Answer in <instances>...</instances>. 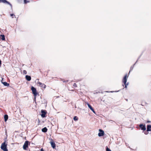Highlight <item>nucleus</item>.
<instances>
[{"mask_svg":"<svg viewBox=\"0 0 151 151\" xmlns=\"http://www.w3.org/2000/svg\"><path fill=\"white\" fill-rule=\"evenodd\" d=\"M128 77V75L127 74H126L123 77L122 82L124 83V85H125L124 88H127V86L129 84V83L128 82L127 83V78Z\"/></svg>","mask_w":151,"mask_h":151,"instance_id":"f257e3e1","label":"nucleus"},{"mask_svg":"<svg viewBox=\"0 0 151 151\" xmlns=\"http://www.w3.org/2000/svg\"><path fill=\"white\" fill-rule=\"evenodd\" d=\"M7 144L6 143V141L2 143L1 146V149L4 151H8L7 148Z\"/></svg>","mask_w":151,"mask_h":151,"instance_id":"f03ea898","label":"nucleus"},{"mask_svg":"<svg viewBox=\"0 0 151 151\" xmlns=\"http://www.w3.org/2000/svg\"><path fill=\"white\" fill-rule=\"evenodd\" d=\"M30 142L28 141H26L25 142L23 146V148L24 150H27V148L28 147V146L29 145Z\"/></svg>","mask_w":151,"mask_h":151,"instance_id":"7ed1b4c3","label":"nucleus"},{"mask_svg":"<svg viewBox=\"0 0 151 151\" xmlns=\"http://www.w3.org/2000/svg\"><path fill=\"white\" fill-rule=\"evenodd\" d=\"M31 90L32 91V93L34 96H36L38 94L36 88L32 86L31 87Z\"/></svg>","mask_w":151,"mask_h":151,"instance_id":"20e7f679","label":"nucleus"},{"mask_svg":"<svg viewBox=\"0 0 151 151\" xmlns=\"http://www.w3.org/2000/svg\"><path fill=\"white\" fill-rule=\"evenodd\" d=\"M41 116L42 118L46 117V114L47 113V111L45 110H41Z\"/></svg>","mask_w":151,"mask_h":151,"instance_id":"39448f33","label":"nucleus"},{"mask_svg":"<svg viewBox=\"0 0 151 151\" xmlns=\"http://www.w3.org/2000/svg\"><path fill=\"white\" fill-rule=\"evenodd\" d=\"M0 3H3L4 4H6L9 5L12 8V4L9 1L6 0H0Z\"/></svg>","mask_w":151,"mask_h":151,"instance_id":"423d86ee","label":"nucleus"},{"mask_svg":"<svg viewBox=\"0 0 151 151\" xmlns=\"http://www.w3.org/2000/svg\"><path fill=\"white\" fill-rule=\"evenodd\" d=\"M99 132L98 133V135L99 137H102L104 135V132L101 129H99Z\"/></svg>","mask_w":151,"mask_h":151,"instance_id":"0eeeda50","label":"nucleus"},{"mask_svg":"<svg viewBox=\"0 0 151 151\" xmlns=\"http://www.w3.org/2000/svg\"><path fill=\"white\" fill-rule=\"evenodd\" d=\"M139 127L141 128V129L143 131H145L146 129L145 125L141 124L139 125Z\"/></svg>","mask_w":151,"mask_h":151,"instance_id":"6e6552de","label":"nucleus"},{"mask_svg":"<svg viewBox=\"0 0 151 151\" xmlns=\"http://www.w3.org/2000/svg\"><path fill=\"white\" fill-rule=\"evenodd\" d=\"M87 105L89 108L91 110V111L94 114H96V112L93 109L92 106L89 103H87Z\"/></svg>","mask_w":151,"mask_h":151,"instance_id":"1a4fd4ad","label":"nucleus"},{"mask_svg":"<svg viewBox=\"0 0 151 151\" xmlns=\"http://www.w3.org/2000/svg\"><path fill=\"white\" fill-rule=\"evenodd\" d=\"M1 83L5 86H9V83H7L6 82L3 81V79L1 80Z\"/></svg>","mask_w":151,"mask_h":151,"instance_id":"9d476101","label":"nucleus"},{"mask_svg":"<svg viewBox=\"0 0 151 151\" xmlns=\"http://www.w3.org/2000/svg\"><path fill=\"white\" fill-rule=\"evenodd\" d=\"M51 147L53 148L54 149L56 147V145L55 142L53 141H51L50 142Z\"/></svg>","mask_w":151,"mask_h":151,"instance_id":"9b49d317","label":"nucleus"},{"mask_svg":"<svg viewBox=\"0 0 151 151\" xmlns=\"http://www.w3.org/2000/svg\"><path fill=\"white\" fill-rule=\"evenodd\" d=\"M25 78L28 81H30L31 79V76L28 75H27L25 76Z\"/></svg>","mask_w":151,"mask_h":151,"instance_id":"f8f14e48","label":"nucleus"},{"mask_svg":"<svg viewBox=\"0 0 151 151\" xmlns=\"http://www.w3.org/2000/svg\"><path fill=\"white\" fill-rule=\"evenodd\" d=\"M0 39L2 40H5V37L4 35H0Z\"/></svg>","mask_w":151,"mask_h":151,"instance_id":"ddd939ff","label":"nucleus"},{"mask_svg":"<svg viewBox=\"0 0 151 151\" xmlns=\"http://www.w3.org/2000/svg\"><path fill=\"white\" fill-rule=\"evenodd\" d=\"M47 129L46 127H45L42 129V132L44 133L47 132Z\"/></svg>","mask_w":151,"mask_h":151,"instance_id":"4468645a","label":"nucleus"},{"mask_svg":"<svg viewBox=\"0 0 151 151\" xmlns=\"http://www.w3.org/2000/svg\"><path fill=\"white\" fill-rule=\"evenodd\" d=\"M4 118L5 122H6L8 119V116L7 114H5L4 116Z\"/></svg>","mask_w":151,"mask_h":151,"instance_id":"2eb2a0df","label":"nucleus"},{"mask_svg":"<svg viewBox=\"0 0 151 151\" xmlns=\"http://www.w3.org/2000/svg\"><path fill=\"white\" fill-rule=\"evenodd\" d=\"M147 131H151V125H147Z\"/></svg>","mask_w":151,"mask_h":151,"instance_id":"dca6fc26","label":"nucleus"},{"mask_svg":"<svg viewBox=\"0 0 151 151\" xmlns=\"http://www.w3.org/2000/svg\"><path fill=\"white\" fill-rule=\"evenodd\" d=\"M73 119L75 121H77L78 119V118L77 116H74L73 118Z\"/></svg>","mask_w":151,"mask_h":151,"instance_id":"f3484780","label":"nucleus"},{"mask_svg":"<svg viewBox=\"0 0 151 151\" xmlns=\"http://www.w3.org/2000/svg\"><path fill=\"white\" fill-rule=\"evenodd\" d=\"M42 88H45L46 87V86L44 83H42V85L40 86Z\"/></svg>","mask_w":151,"mask_h":151,"instance_id":"a211bd4d","label":"nucleus"},{"mask_svg":"<svg viewBox=\"0 0 151 151\" xmlns=\"http://www.w3.org/2000/svg\"><path fill=\"white\" fill-rule=\"evenodd\" d=\"M106 151H111V150L107 146L106 147Z\"/></svg>","mask_w":151,"mask_h":151,"instance_id":"6ab92c4d","label":"nucleus"},{"mask_svg":"<svg viewBox=\"0 0 151 151\" xmlns=\"http://www.w3.org/2000/svg\"><path fill=\"white\" fill-rule=\"evenodd\" d=\"M24 4H26L28 3H29V1L27 0H24Z\"/></svg>","mask_w":151,"mask_h":151,"instance_id":"aec40b11","label":"nucleus"},{"mask_svg":"<svg viewBox=\"0 0 151 151\" xmlns=\"http://www.w3.org/2000/svg\"><path fill=\"white\" fill-rule=\"evenodd\" d=\"M61 81H62L63 82H65V83H67L68 81V80L65 81L63 79H62L61 80Z\"/></svg>","mask_w":151,"mask_h":151,"instance_id":"412c9836","label":"nucleus"},{"mask_svg":"<svg viewBox=\"0 0 151 151\" xmlns=\"http://www.w3.org/2000/svg\"><path fill=\"white\" fill-rule=\"evenodd\" d=\"M38 84H39V86H40L42 85V83H41V82H39L38 83Z\"/></svg>","mask_w":151,"mask_h":151,"instance_id":"4be33fe9","label":"nucleus"},{"mask_svg":"<svg viewBox=\"0 0 151 151\" xmlns=\"http://www.w3.org/2000/svg\"><path fill=\"white\" fill-rule=\"evenodd\" d=\"M23 74H27V71H26V70H24L23 71Z\"/></svg>","mask_w":151,"mask_h":151,"instance_id":"5701e85b","label":"nucleus"},{"mask_svg":"<svg viewBox=\"0 0 151 151\" xmlns=\"http://www.w3.org/2000/svg\"><path fill=\"white\" fill-rule=\"evenodd\" d=\"M73 86L74 87H77V85H76V83H74L73 85Z\"/></svg>","mask_w":151,"mask_h":151,"instance_id":"b1692460","label":"nucleus"},{"mask_svg":"<svg viewBox=\"0 0 151 151\" xmlns=\"http://www.w3.org/2000/svg\"><path fill=\"white\" fill-rule=\"evenodd\" d=\"M36 96H34V101H35V103H36Z\"/></svg>","mask_w":151,"mask_h":151,"instance_id":"393cba45","label":"nucleus"},{"mask_svg":"<svg viewBox=\"0 0 151 151\" xmlns=\"http://www.w3.org/2000/svg\"><path fill=\"white\" fill-rule=\"evenodd\" d=\"M10 15L11 17H12L13 16H15V15L13 14H10Z\"/></svg>","mask_w":151,"mask_h":151,"instance_id":"a878e982","label":"nucleus"},{"mask_svg":"<svg viewBox=\"0 0 151 151\" xmlns=\"http://www.w3.org/2000/svg\"><path fill=\"white\" fill-rule=\"evenodd\" d=\"M132 69V66H131V67H130V71H129V73L131 71Z\"/></svg>","mask_w":151,"mask_h":151,"instance_id":"bb28decb","label":"nucleus"},{"mask_svg":"<svg viewBox=\"0 0 151 151\" xmlns=\"http://www.w3.org/2000/svg\"><path fill=\"white\" fill-rule=\"evenodd\" d=\"M1 61L0 59V67H1Z\"/></svg>","mask_w":151,"mask_h":151,"instance_id":"cd10ccee","label":"nucleus"},{"mask_svg":"<svg viewBox=\"0 0 151 151\" xmlns=\"http://www.w3.org/2000/svg\"><path fill=\"white\" fill-rule=\"evenodd\" d=\"M148 131H147L146 132H145V134H148Z\"/></svg>","mask_w":151,"mask_h":151,"instance_id":"c85d7f7f","label":"nucleus"},{"mask_svg":"<svg viewBox=\"0 0 151 151\" xmlns=\"http://www.w3.org/2000/svg\"><path fill=\"white\" fill-rule=\"evenodd\" d=\"M114 91H109H109H107V92H111V93H113V92H114Z\"/></svg>","mask_w":151,"mask_h":151,"instance_id":"c756f323","label":"nucleus"},{"mask_svg":"<svg viewBox=\"0 0 151 151\" xmlns=\"http://www.w3.org/2000/svg\"><path fill=\"white\" fill-rule=\"evenodd\" d=\"M125 100H126V101H128V99H125Z\"/></svg>","mask_w":151,"mask_h":151,"instance_id":"7c9ffc66","label":"nucleus"},{"mask_svg":"<svg viewBox=\"0 0 151 151\" xmlns=\"http://www.w3.org/2000/svg\"><path fill=\"white\" fill-rule=\"evenodd\" d=\"M150 122V121H147V122Z\"/></svg>","mask_w":151,"mask_h":151,"instance_id":"2f4dec72","label":"nucleus"},{"mask_svg":"<svg viewBox=\"0 0 151 151\" xmlns=\"http://www.w3.org/2000/svg\"><path fill=\"white\" fill-rule=\"evenodd\" d=\"M119 91H116V92H119Z\"/></svg>","mask_w":151,"mask_h":151,"instance_id":"473e14b6","label":"nucleus"},{"mask_svg":"<svg viewBox=\"0 0 151 151\" xmlns=\"http://www.w3.org/2000/svg\"><path fill=\"white\" fill-rule=\"evenodd\" d=\"M122 86H124V85L123 84L122 85Z\"/></svg>","mask_w":151,"mask_h":151,"instance_id":"72a5a7b5","label":"nucleus"}]
</instances>
